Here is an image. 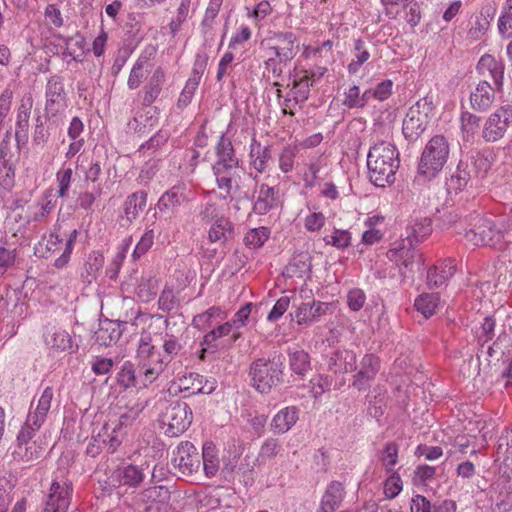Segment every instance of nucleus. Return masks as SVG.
<instances>
[{
  "instance_id": "bb28decb",
  "label": "nucleus",
  "mask_w": 512,
  "mask_h": 512,
  "mask_svg": "<svg viewBox=\"0 0 512 512\" xmlns=\"http://www.w3.org/2000/svg\"><path fill=\"white\" fill-rule=\"evenodd\" d=\"M147 204V193L137 191L129 195L124 204V214L126 221L132 223L139 214L144 211Z\"/></svg>"
},
{
  "instance_id": "b1692460",
  "label": "nucleus",
  "mask_w": 512,
  "mask_h": 512,
  "mask_svg": "<svg viewBox=\"0 0 512 512\" xmlns=\"http://www.w3.org/2000/svg\"><path fill=\"white\" fill-rule=\"evenodd\" d=\"M188 201L185 189L181 186H173L160 197L157 206L161 212L173 213Z\"/></svg>"
},
{
  "instance_id": "58836bf2",
  "label": "nucleus",
  "mask_w": 512,
  "mask_h": 512,
  "mask_svg": "<svg viewBox=\"0 0 512 512\" xmlns=\"http://www.w3.org/2000/svg\"><path fill=\"white\" fill-rule=\"evenodd\" d=\"M104 264V256L99 252H92L89 254L85 263V272L82 273V278L85 283H91L96 279L98 273Z\"/></svg>"
},
{
  "instance_id": "09e8293b",
  "label": "nucleus",
  "mask_w": 512,
  "mask_h": 512,
  "mask_svg": "<svg viewBox=\"0 0 512 512\" xmlns=\"http://www.w3.org/2000/svg\"><path fill=\"white\" fill-rule=\"evenodd\" d=\"M327 245H332L338 249H343L351 244V234L348 230L334 229L332 234L323 238Z\"/></svg>"
},
{
  "instance_id": "39448f33",
  "label": "nucleus",
  "mask_w": 512,
  "mask_h": 512,
  "mask_svg": "<svg viewBox=\"0 0 512 512\" xmlns=\"http://www.w3.org/2000/svg\"><path fill=\"white\" fill-rule=\"evenodd\" d=\"M467 243L473 246L496 247L501 242L502 233L491 217L474 214L470 216L469 228L463 230Z\"/></svg>"
},
{
  "instance_id": "aec40b11",
  "label": "nucleus",
  "mask_w": 512,
  "mask_h": 512,
  "mask_svg": "<svg viewBox=\"0 0 512 512\" xmlns=\"http://www.w3.org/2000/svg\"><path fill=\"white\" fill-rule=\"evenodd\" d=\"M477 69L482 75H486L487 73L492 78L496 90H502L505 67L501 61L486 54L480 58Z\"/></svg>"
},
{
  "instance_id": "bf43d9fd",
  "label": "nucleus",
  "mask_w": 512,
  "mask_h": 512,
  "mask_svg": "<svg viewBox=\"0 0 512 512\" xmlns=\"http://www.w3.org/2000/svg\"><path fill=\"white\" fill-rule=\"evenodd\" d=\"M468 160L472 164L474 172H476V174H480L482 178L487 174L491 167L489 159L478 151L471 153Z\"/></svg>"
},
{
  "instance_id": "4c0bfd02",
  "label": "nucleus",
  "mask_w": 512,
  "mask_h": 512,
  "mask_svg": "<svg viewBox=\"0 0 512 512\" xmlns=\"http://www.w3.org/2000/svg\"><path fill=\"white\" fill-rule=\"evenodd\" d=\"M469 168V162L460 160L458 163L456 171L451 175L448 186L449 188L457 191H461L465 188L469 182H472L471 174L466 172V169Z\"/></svg>"
},
{
  "instance_id": "0e129e2a",
  "label": "nucleus",
  "mask_w": 512,
  "mask_h": 512,
  "mask_svg": "<svg viewBox=\"0 0 512 512\" xmlns=\"http://www.w3.org/2000/svg\"><path fill=\"white\" fill-rule=\"evenodd\" d=\"M143 409L144 406L141 404H135L134 406L129 407L127 411L119 417L116 425L119 426V428L132 425L137 420Z\"/></svg>"
},
{
  "instance_id": "f03ea898",
  "label": "nucleus",
  "mask_w": 512,
  "mask_h": 512,
  "mask_svg": "<svg viewBox=\"0 0 512 512\" xmlns=\"http://www.w3.org/2000/svg\"><path fill=\"white\" fill-rule=\"evenodd\" d=\"M139 378L141 385L146 387L153 383L164 372L167 365L165 358L151 344L150 335H142L137 350Z\"/></svg>"
},
{
  "instance_id": "37998d69",
  "label": "nucleus",
  "mask_w": 512,
  "mask_h": 512,
  "mask_svg": "<svg viewBox=\"0 0 512 512\" xmlns=\"http://www.w3.org/2000/svg\"><path fill=\"white\" fill-rule=\"evenodd\" d=\"M202 465L205 474L208 477L216 475L219 468V460L216 457L215 446L212 444H205L202 451Z\"/></svg>"
},
{
  "instance_id": "393cba45",
  "label": "nucleus",
  "mask_w": 512,
  "mask_h": 512,
  "mask_svg": "<svg viewBox=\"0 0 512 512\" xmlns=\"http://www.w3.org/2000/svg\"><path fill=\"white\" fill-rule=\"evenodd\" d=\"M44 337L46 345L55 351L70 352L72 350V338L64 330L46 326Z\"/></svg>"
},
{
  "instance_id": "0eeeda50",
  "label": "nucleus",
  "mask_w": 512,
  "mask_h": 512,
  "mask_svg": "<svg viewBox=\"0 0 512 512\" xmlns=\"http://www.w3.org/2000/svg\"><path fill=\"white\" fill-rule=\"evenodd\" d=\"M511 124L512 105H502L486 120L482 136L487 142H496L504 137Z\"/></svg>"
},
{
  "instance_id": "2eb2a0df",
  "label": "nucleus",
  "mask_w": 512,
  "mask_h": 512,
  "mask_svg": "<svg viewBox=\"0 0 512 512\" xmlns=\"http://www.w3.org/2000/svg\"><path fill=\"white\" fill-rule=\"evenodd\" d=\"M147 463L141 466L128 464L115 469L111 475V481L118 486H127L130 488H137L144 480V471L148 469Z\"/></svg>"
},
{
  "instance_id": "cd10ccee",
  "label": "nucleus",
  "mask_w": 512,
  "mask_h": 512,
  "mask_svg": "<svg viewBox=\"0 0 512 512\" xmlns=\"http://www.w3.org/2000/svg\"><path fill=\"white\" fill-rule=\"evenodd\" d=\"M165 82V75L161 68H157L144 87L143 105L149 107L160 95Z\"/></svg>"
},
{
  "instance_id": "423d86ee",
  "label": "nucleus",
  "mask_w": 512,
  "mask_h": 512,
  "mask_svg": "<svg viewBox=\"0 0 512 512\" xmlns=\"http://www.w3.org/2000/svg\"><path fill=\"white\" fill-rule=\"evenodd\" d=\"M161 423L167 426L166 435L170 437L179 436L191 425L192 410L186 402H172L163 413Z\"/></svg>"
},
{
  "instance_id": "5701e85b",
  "label": "nucleus",
  "mask_w": 512,
  "mask_h": 512,
  "mask_svg": "<svg viewBox=\"0 0 512 512\" xmlns=\"http://www.w3.org/2000/svg\"><path fill=\"white\" fill-rule=\"evenodd\" d=\"M298 419L299 409L296 406H288L273 417L270 426L275 434H285L296 424Z\"/></svg>"
},
{
  "instance_id": "c03bdc74",
  "label": "nucleus",
  "mask_w": 512,
  "mask_h": 512,
  "mask_svg": "<svg viewBox=\"0 0 512 512\" xmlns=\"http://www.w3.org/2000/svg\"><path fill=\"white\" fill-rule=\"evenodd\" d=\"M291 370L298 375H305L310 369V357L304 350H296L289 354Z\"/></svg>"
},
{
  "instance_id": "79ce46f5",
  "label": "nucleus",
  "mask_w": 512,
  "mask_h": 512,
  "mask_svg": "<svg viewBox=\"0 0 512 512\" xmlns=\"http://www.w3.org/2000/svg\"><path fill=\"white\" fill-rule=\"evenodd\" d=\"M439 304L438 293H424L418 296L415 300L414 306L426 318L432 316Z\"/></svg>"
},
{
  "instance_id": "dca6fc26",
  "label": "nucleus",
  "mask_w": 512,
  "mask_h": 512,
  "mask_svg": "<svg viewBox=\"0 0 512 512\" xmlns=\"http://www.w3.org/2000/svg\"><path fill=\"white\" fill-rule=\"evenodd\" d=\"M216 155L218 160L212 169H216L218 172L220 169H226L228 172L238 169L239 159L236 157L232 142L225 135H221L217 143Z\"/></svg>"
},
{
  "instance_id": "ea45409f",
  "label": "nucleus",
  "mask_w": 512,
  "mask_h": 512,
  "mask_svg": "<svg viewBox=\"0 0 512 512\" xmlns=\"http://www.w3.org/2000/svg\"><path fill=\"white\" fill-rule=\"evenodd\" d=\"M213 174L216 178L217 187L224 191L223 199H227L230 197L233 183H237V178L240 176L237 174V170L228 172L226 169H220L219 172L216 169H213Z\"/></svg>"
},
{
  "instance_id": "7c9ffc66",
  "label": "nucleus",
  "mask_w": 512,
  "mask_h": 512,
  "mask_svg": "<svg viewBox=\"0 0 512 512\" xmlns=\"http://www.w3.org/2000/svg\"><path fill=\"white\" fill-rule=\"evenodd\" d=\"M121 330L118 323L105 320L100 323L99 329L95 332L96 341L101 345L109 346L116 343L121 337Z\"/></svg>"
},
{
  "instance_id": "a19ab883",
  "label": "nucleus",
  "mask_w": 512,
  "mask_h": 512,
  "mask_svg": "<svg viewBox=\"0 0 512 512\" xmlns=\"http://www.w3.org/2000/svg\"><path fill=\"white\" fill-rule=\"evenodd\" d=\"M141 501L150 504H164L170 499V491L165 486H153L145 489L140 494Z\"/></svg>"
},
{
  "instance_id": "412c9836",
  "label": "nucleus",
  "mask_w": 512,
  "mask_h": 512,
  "mask_svg": "<svg viewBox=\"0 0 512 512\" xmlns=\"http://www.w3.org/2000/svg\"><path fill=\"white\" fill-rule=\"evenodd\" d=\"M456 271L455 259L444 260L440 266L431 267L427 272V286L429 289L441 287Z\"/></svg>"
},
{
  "instance_id": "338daca9",
  "label": "nucleus",
  "mask_w": 512,
  "mask_h": 512,
  "mask_svg": "<svg viewBox=\"0 0 512 512\" xmlns=\"http://www.w3.org/2000/svg\"><path fill=\"white\" fill-rule=\"evenodd\" d=\"M154 242V231L153 229H148L140 238L139 242L137 243L134 252L133 257L139 258L142 255H144L152 246Z\"/></svg>"
},
{
  "instance_id": "c85d7f7f",
  "label": "nucleus",
  "mask_w": 512,
  "mask_h": 512,
  "mask_svg": "<svg viewBox=\"0 0 512 512\" xmlns=\"http://www.w3.org/2000/svg\"><path fill=\"white\" fill-rule=\"evenodd\" d=\"M310 78L311 76L308 75V71H301L293 76L291 92L296 103H304L308 99L310 87L313 86Z\"/></svg>"
},
{
  "instance_id": "2f4dec72",
  "label": "nucleus",
  "mask_w": 512,
  "mask_h": 512,
  "mask_svg": "<svg viewBox=\"0 0 512 512\" xmlns=\"http://www.w3.org/2000/svg\"><path fill=\"white\" fill-rule=\"evenodd\" d=\"M233 235V225L229 219L219 217L211 226L208 237L211 242H219L221 244L227 242Z\"/></svg>"
},
{
  "instance_id": "052dcab7",
  "label": "nucleus",
  "mask_w": 512,
  "mask_h": 512,
  "mask_svg": "<svg viewBox=\"0 0 512 512\" xmlns=\"http://www.w3.org/2000/svg\"><path fill=\"white\" fill-rule=\"evenodd\" d=\"M145 64V61L138 60L133 66L127 82L130 89H136L140 86L143 78L147 74V70L144 68Z\"/></svg>"
},
{
  "instance_id": "ddd939ff",
  "label": "nucleus",
  "mask_w": 512,
  "mask_h": 512,
  "mask_svg": "<svg viewBox=\"0 0 512 512\" xmlns=\"http://www.w3.org/2000/svg\"><path fill=\"white\" fill-rule=\"evenodd\" d=\"M380 370V359L374 354H365L360 361L359 370L353 376L352 386L357 390H366Z\"/></svg>"
},
{
  "instance_id": "a211bd4d",
  "label": "nucleus",
  "mask_w": 512,
  "mask_h": 512,
  "mask_svg": "<svg viewBox=\"0 0 512 512\" xmlns=\"http://www.w3.org/2000/svg\"><path fill=\"white\" fill-rule=\"evenodd\" d=\"M346 495L345 486L339 481H332L327 486L317 512H336Z\"/></svg>"
},
{
  "instance_id": "473e14b6",
  "label": "nucleus",
  "mask_w": 512,
  "mask_h": 512,
  "mask_svg": "<svg viewBox=\"0 0 512 512\" xmlns=\"http://www.w3.org/2000/svg\"><path fill=\"white\" fill-rule=\"evenodd\" d=\"M494 13L495 9L488 7L482 11L479 16H476L474 23L468 31V36L470 39L476 41L486 34L489 29L490 22L493 19Z\"/></svg>"
},
{
  "instance_id": "13d9d810",
  "label": "nucleus",
  "mask_w": 512,
  "mask_h": 512,
  "mask_svg": "<svg viewBox=\"0 0 512 512\" xmlns=\"http://www.w3.org/2000/svg\"><path fill=\"white\" fill-rule=\"evenodd\" d=\"M178 306V301L174 295L172 288L165 287L158 299V307L163 312L169 313Z\"/></svg>"
},
{
  "instance_id": "f3484780",
  "label": "nucleus",
  "mask_w": 512,
  "mask_h": 512,
  "mask_svg": "<svg viewBox=\"0 0 512 512\" xmlns=\"http://www.w3.org/2000/svg\"><path fill=\"white\" fill-rule=\"evenodd\" d=\"M331 304L312 300L311 302L301 303L295 312V318L298 324L310 325L320 320L331 309Z\"/></svg>"
},
{
  "instance_id": "a878e982",
  "label": "nucleus",
  "mask_w": 512,
  "mask_h": 512,
  "mask_svg": "<svg viewBox=\"0 0 512 512\" xmlns=\"http://www.w3.org/2000/svg\"><path fill=\"white\" fill-rule=\"evenodd\" d=\"M135 279L138 282L135 293L142 302H150L155 298L158 291V280L152 275H142L139 281L137 272L134 271L130 276V280Z\"/></svg>"
},
{
  "instance_id": "603ef678",
  "label": "nucleus",
  "mask_w": 512,
  "mask_h": 512,
  "mask_svg": "<svg viewBox=\"0 0 512 512\" xmlns=\"http://www.w3.org/2000/svg\"><path fill=\"white\" fill-rule=\"evenodd\" d=\"M498 30L503 37H512V0H506L505 11L498 20Z\"/></svg>"
},
{
  "instance_id": "6e6d98bb",
  "label": "nucleus",
  "mask_w": 512,
  "mask_h": 512,
  "mask_svg": "<svg viewBox=\"0 0 512 512\" xmlns=\"http://www.w3.org/2000/svg\"><path fill=\"white\" fill-rule=\"evenodd\" d=\"M121 430L122 428H119V426L117 425H115L112 428L110 433L108 425H104L102 428V439L106 438V444L108 445L109 450L111 452H114L117 449V447L122 443L124 433Z\"/></svg>"
},
{
  "instance_id": "49530a36",
  "label": "nucleus",
  "mask_w": 512,
  "mask_h": 512,
  "mask_svg": "<svg viewBox=\"0 0 512 512\" xmlns=\"http://www.w3.org/2000/svg\"><path fill=\"white\" fill-rule=\"evenodd\" d=\"M242 452H243L242 444L233 445V448L229 450V457L224 460L223 471H225L227 473L241 472L243 474H245L247 471H249L250 469L245 468L242 463L239 466L237 465Z\"/></svg>"
},
{
  "instance_id": "4be33fe9",
  "label": "nucleus",
  "mask_w": 512,
  "mask_h": 512,
  "mask_svg": "<svg viewBox=\"0 0 512 512\" xmlns=\"http://www.w3.org/2000/svg\"><path fill=\"white\" fill-rule=\"evenodd\" d=\"M356 368V354L351 350H336L329 357L328 369L335 374L349 373Z\"/></svg>"
},
{
  "instance_id": "5fc2aeb1",
  "label": "nucleus",
  "mask_w": 512,
  "mask_h": 512,
  "mask_svg": "<svg viewBox=\"0 0 512 512\" xmlns=\"http://www.w3.org/2000/svg\"><path fill=\"white\" fill-rule=\"evenodd\" d=\"M398 461V445L394 442H389L385 445L381 456V462L387 472L393 470Z\"/></svg>"
},
{
  "instance_id": "3c124183",
  "label": "nucleus",
  "mask_w": 512,
  "mask_h": 512,
  "mask_svg": "<svg viewBox=\"0 0 512 512\" xmlns=\"http://www.w3.org/2000/svg\"><path fill=\"white\" fill-rule=\"evenodd\" d=\"M191 0H181L176 16L169 23V29L174 36L180 29L189 14Z\"/></svg>"
},
{
  "instance_id": "c9c22d12",
  "label": "nucleus",
  "mask_w": 512,
  "mask_h": 512,
  "mask_svg": "<svg viewBox=\"0 0 512 512\" xmlns=\"http://www.w3.org/2000/svg\"><path fill=\"white\" fill-rule=\"evenodd\" d=\"M117 383L127 389L131 387L142 386L139 378V371L135 370L134 365L130 361H125L118 372Z\"/></svg>"
},
{
  "instance_id": "680f3d73",
  "label": "nucleus",
  "mask_w": 512,
  "mask_h": 512,
  "mask_svg": "<svg viewBox=\"0 0 512 512\" xmlns=\"http://www.w3.org/2000/svg\"><path fill=\"white\" fill-rule=\"evenodd\" d=\"M73 170L71 167L62 168L56 174V179L59 184L58 196L64 198L68 195L70 183L72 179Z\"/></svg>"
},
{
  "instance_id": "72a5a7b5",
  "label": "nucleus",
  "mask_w": 512,
  "mask_h": 512,
  "mask_svg": "<svg viewBox=\"0 0 512 512\" xmlns=\"http://www.w3.org/2000/svg\"><path fill=\"white\" fill-rule=\"evenodd\" d=\"M44 453V449L37 445L36 442L28 444H18L17 448L13 452V458L16 461H22L25 463H34L39 460Z\"/></svg>"
},
{
  "instance_id": "864d4df0",
  "label": "nucleus",
  "mask_w": 512,
  "mask_h": 512,
  "mask_svg": "<svg viewBox=\"0 0 512 512\" xmlns=\"http://www.w3.org/2000/svg\"><path fill=\"white\" fill-rule=\"evenodd\" d=\"M42 424L43 423H35V419H31V415L28 414L27 420L17 436V443L28 444V442L33 438L35 432L40 429Z\"/></svg>"
},
{
  "instance_id": "20e7f679",
  "label": "nucleus",
  "mask_w": 512,
  "mask_h": 512,
  "mask_svg": "<svg viewBox=\"0 0 512 512\" xmlns=\"http://www.w3.org/2000/svg\"><path fill=\"white\" fill-rule=\"evenodd\" d=\"M450 147L443 135L433 136L426 144L418 166L419 174L431 179L444 167L449 157Z\"/></svg>"
},
{
  "instance_id": "f8f14e48",
  "label": "nucleus",
  "mask_w": 512,
  "mask_h": 512,
  "mask_svg": "<svg viewBox=\"0 0 512 512\" xmlns=\"http://www.w3.org/2000/svg\"><path fill=\"white\" fill-rule=\"evenodd\" d=\"M71 483L54 480L42 512H67L71 500Z\"/></svg>"
},
{
  "instance_id": "9d476101",
  "label": "nucleus",
  "mask_w": 512,
  "mask_h": 512,
  "mask_svg": "<svg viewBox=\"0 0 512 512\" xmlns=\"http://www.w3.org/2000/svg\"><path fill=\"white\" fill-rule=\"evenodd\" d=\"M426 105V98L418 101L409 109L403 120L402 131L405 138L409 141L417 140L427 128L428 114L425 111H421V108H425Z\"/></svg>"
},
{
  "instance_id": "f257e3e1",
  "label": "nucleus",
  "mask_w": 512,
  "mask_h": 512,
  "mask_svg": "<svg viewBox=\"0 0 512 512\" xmlns=\"http://www.w3.org/2000/svg\"><path fill=\"white\" fill-rule=\"evenodd\" d=\"M367 167L371 182L378 187H385L395 181L399 167V152L391 143L382 141L369 150Z\"/></svg>"
},
{
  "instance_id": "69168bd1",
  "label": "nucleus",
  "mask_w": 512,
  "mask_h": 512,
  "mask_svg": "<svg viewBox=\"0 0 512 512\" xmlns=\"http://www.w3.org/2000/svg\"><path fill=\"white\" fill-rule=\"evenodd\" d=\"M385 14L389 18H396L401 11L406 10L408 0H381Z\"/></svg>"
},
{
  "instance_id": "1a4fd4ad",
  "label": "nucleus",
  "mask_w": 512,
  "mask_h": 512,
  "mask_svg": "<svg viewBox=\"0 0 512 512\" xmlns=\"http://www.w3.org/2000/svg\"><path fill=\"white\" fill-rule=\"evenodd\" d=\"M172 465L185 476L197 472L201 467V459L197 448L191 442H181L174 451Z\"/></svg>"
},
{
  "instance_id": "4d7b16f0",
  "label": "nucleus",
  "mask_w": 512,
  "mask_h": 512,
  "mask_svg": "<svg viewBox=\"0 0 512 512\" xmlns=\"http://www.w3.org/2000/svg\"><path fill=\"white\" fill-rule=\"evenodd\" d=\"M268 239L267 229L264 227L252 229L245 235L244 242L250 248H257L264 244Z\"/></svg>"
},
{
  "instance_id": "8fccbe9b",
  "label": "nucleus",
  "mask_w": 512,
  "mask_h": 512,
  "mask_svg": "<svg viewBox=\"0 0 512 512\" xmlns=\"http://www.w3.org/2000/svg\"><path fill=\"white\" fill-rule=\"evenodd\" d=\"M431 231V220L428 218H422L419 221H415V223L410 227V231L407 235H410V239H412L413 242H419L428 236Z\"/></svg>"
},
{
  "instance_id": "c756f323",
  "label": "nucleus",
  "mask_w": 512,
  "mask_h": 512,
  "mask_svg": "<svg viewBox=\"0 0 512 512\" xmlns=\"http://www.w3.org/2000/svg\"><path fill=\"white\" fill-rule=\"evenodd\" d=\"M276 203V191L267 184L260 185L258 197L253 205V211L258 215L269 212Z\"/></svg>"
},
{
  "instance_id": "a18cd8bd",
  "label": "nucleus",
  "mask_w": 512,
  "mask_h": 512,
  "mask_svg": "<svg viewBox=\"0 0 512 512\" xmlns=\"http://www.w3.org/2000/svg\"><path fill=\"white\" fill-rule=\"evenodd\" d=\"M250 155L254 168L259 172H263L266 169L272 156L270 148L268 146L262 147L259 143L252 145Z\"/></svg>"
},
{
  "instance_id": "774afa93",
  "label": "nucleus",
  "mask_w": 512,
  "mask_h": 512,
  "mask_svg": "<svg viewBox=\"0 0 512 512\" xmlns=\"http://www.w3.org/2000/svg\"><path fill=\"white\" fill-rule=\"evenodd\" d=\"M505 436H501L500 443L498 444L497 454L504 456L506 461L510 456L512 457V429H505Z\"/></svg>"
},
{
  "instance_id": "4468645a",
  "label": "nucleus",
  "mask_w": 512,
  "mask_h": 512,
  "mask_svg": "<svg viewBox=\"0 0 512 512\" xmlns=\"http://www.w3.org/2000/svg\"><path fill=\"white\" fill-rule=\"evenodd\" d=\"M270 50L280 57V61H291L298 53L297 37L292 32H275L269 38Z\"/></svg>"
},
{
  "instance_id": "9b49d317",
  "label": "nucleus",
  "mask_w": 512,
  "mask_h": 512,
  "mask_svg": "<svg viewBox=\"0 0 512 512\" xmlns=\"http://www.w3.org/2000/svg\"><path fill=\"white\" fill-rule=\"evenodd\" d=\"M45 95V111L48 116L54 117L62 113L67 107L63 80L60 76L54 75L49 78Z\"/></svg>"
},
{
  "instance_id": "e2e57ef3",
  "label": "nucleus",
  "mask_w": 512,
  "mask_h": 512,
  "mask_svg": "<svg viewBox=\"0 0 512 512\" xmlns=\"http://www.w3.org/2000/svg\"><path fill=\"white\" fill-rule=\"evenodd\" d=\"M296 153L297 149L292 146H287L282 150L279 156V168L282 172L288 173L292 171Z\"/></svg>"
},
{
  "instance_id": "e433bc0d",
  "label": "nucleus",
  "mask_w": 512,
  "mask_h": 512,
  "mask_svg": "<svg viewBox=\"0 0 512 512\" xmlns=\"http://www.w3.org/2000/svg\"><path fill=\"white\" fill-rule=\"evenodd\" d=\"M54 393L51 387H46L40 396L37 406L33 412H30L31 419H35V423H44L46 416L50 410Z\"/></svg>"
},
{
  "instance_id": "6ab92c4d",
  "label": "nucleus",
  "mask_w": 512,
  "mask_h": 512,
  "mask_svg": "<svg viewBox=\"0 0 512 512\" xmlns=\"http://www.w3.org/2000/svg\"><path fill=\"white\" fill-rule=\"evenodd\" d=\"M495 86L484 80L478 83L475 90L470 94V103L473 109L477 111H486L489 109L495 99Z\"/></svg>"
},
{
  "instance_id": "6e6552de",
  "label": "nucleus",
  "mask_w": 512,
  "mask_h": 512,
  "mask_svg": "<svg viewBox=\"0 0 512 512\" xmlns=\"http://www.w3.org/2000/svg\"><path fill=\"white\" fill-rule=\"evenodd\" d=\"M413 240L410 235L399 242H395L388 250L387 256L390 260L396 261L409 271L419 270L424 263L422 255L413 248Z\"/></svg>"
},
{
  "instance_id": "7ed1b4c3",
  "label": "nucleus",
  "mask_w": 512,
  "mask_h": 512,
  "mask_svg": "<svg viewBox=\"0 0 512 512\" xmlns=\"http://www.w3.org/2000/svg\"><path fill=\"white\" fill-rule=\"evenodd\" d=\"M252 386L260 393H269L282 379V361L278 356L272 358H258L254 360L249 369Z\"/></svg>"
},
{
  "instance_id": "de8ad7c7",
  "label": "nucleus",
  "mask_w": 512,
  "mask_h": 512,
  "mask_svg": "<svg viewBox=\"0 0 512 512\" xmlns=\"http://www.w3.org/2000/svg\"><path fill=\"white\" fill-rule=\"evenodd\" d=\"M354 55L356 60H353L348 65V71L353 74L357 73L361 65H363L370 57L369 51L366 49L364 42L360 39L355 41Z\"/></svg>"
},
{
  "instance_id": "f704fd0d",
  "label": "nucleus",
  "mask_w": 512,
  "mask_h": 512,
  "mask_svg": "<svg viewBox=\"0 0 512 512\" xmlns=\"http://www.w3.org/2000/svg\"><path fill=\"white\" fill-rule=\"evenodd\" d=\"M33 100L31 97L22 100L18 110L15 137L19 141L20 137H25L29 128L30 112L32 109Z\"/></svg>"
}]
</instances>
